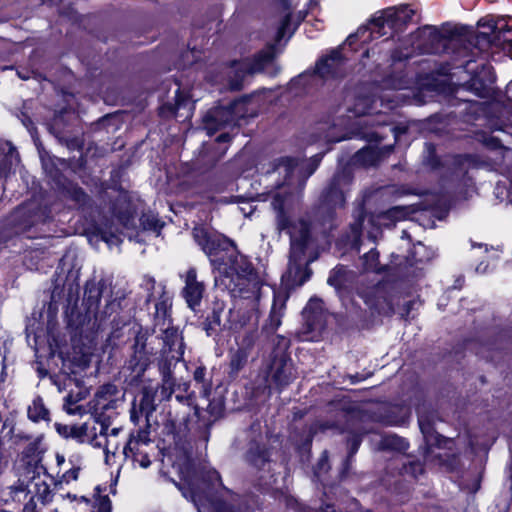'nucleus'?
Masks as SVG:
<instances>
[{
	"mask_svg": "<svg viewBox=\"0 0 512 512\" xmlns=\"http://www.w3.org/2000/svg\"><path fill=\"white\" fill-rule=\"evenodd\" d=\"M321 158L314 156L309 161L299 162L291 157H282L274 164V172L284 176L277 185L271 205L276 213V226L279 232L286 231L290 236V255L288 277L296 284L303 285L311 275L306 259V250L310 245L309 227L306 222L292 221L291 212L297 203L298 193L306 180L317 169Z\"/></svg>",
	"mask_w": 512,
	"mask_h": 512,
	"instance_id": "nucleus-1",
	"label": "nucleus"
},
{
	"mask_svg": "<svg viewBox=\"0 0 512 512\" xmlns=\"http://www.w3.org/2000/svg\"><path fill=\"white\" fill-rule=\"evenodd\" d=\"M193 237L220 276L230 278V282L234 283V292L238 290L240 297L245 300L259 299L261 283L253 266L245 256L236 251L229 239L211 235L203 227H195Z\"/></svg>",
	"mask_w": 512,
	"mask_h": 512,
	"instance_id": "nucleus-2",
	"label": "nucleus"
},
{
	"mask_svg": "<svg viewBox=\"0 0 512 512\" xmlns=\"http://www.w3.org/2000/svg\"><path fill=\"white\" fill-rule=\"evenodd\" d=\"M414 10L407 5L389 7L374 14L367 25L358 28L355 34H351L346 42L352 45L356 39L363 43L379 37H392L400 32L412 20Z\"/></svg>",
	"mask_w": 512,
	"mask_h": 512,
	"instance_id": "nucleus-3",
	"label": "nucleus"
},
{
	"mask_svg": "<svg viewBox=\"0 0 512 512\" xmlns=\"http://www.w3.org/2000/svg\"><path fill=\"white\" fill-rule=\"evenodd\" d=\"M13 494L15 499L24 503L23 512H39L51 502L53 493L47 483L44 467H25Z\"/></svg>",
	"mask_w": 512,
	"mask_h": 512,
	"instance_id": "nucleus-4",
	"label": "nucleus"
},
{
	"mask_svg": "<svg viewBox=\"0 0 512 512\" xmlns=\"http://www.w3.org/2000/svg\"><path fill=\"white\" fill-rule=\"evenodd\" d=\"M275 45L270 44L260 51L252 60L243 59L232 63L229 73V86L232 90H240L243 82L248 75L264 72L269 75H276L277 68L274 62Z\"/></svg>",
	"mask_w": 512,
	"mask_h": 512,
	"instance_id": "nucleus-5",
	"label": "nucleus"
},
{
	"mask_svg": "<svg viewBox=\"0 0 512 512\" xmlns=\"http://www.w3.org/2000/svg\"><path fill=\"white\" fill-rule=\"evenodd\" d=\"M274 24L276 25L275 41L280 43L283 39L288 40L304 20L306 13L295 12L289 0H274Z\"/></svg>",
	"mask_w": 512,
	"mask_h": 512,
	"instance_id": "nucleus-6",
	"label": "nucleus"
},
{
	"mask_svg": "<svg viewBox=\"0 0 512 512\" xmlns=\"http://www.w3.org/2000/svg\"><path fill=\"white\" fill-rule=\"evenodd\" d=\"M113 217L117 221L118 225L115 226L114 222L111 224H105L100 230L101 238L109 246H117L121 242L120 234L121 231L119 226L128 228L133 220V212L131 205L126 197L121 196L116 200L113 207Z\"/></svg>",
	"mask_w": 512,
	"mask_h": 512,
	"instance_id": "nucleus-7",
	"label": "nucleus"
},
{
	"mask_svg": "<svg viewBox=\"0 0 512 512\" xmlns=\"http://www.w3.org/2000/svg\"><path fill=\"white\" fill-rule=\"evenodd\" d=\"M479 25L487 26L491 30V35L486 32H478L475 36V44L486 43L506 50L512 45V19L501 18L496 21H488L483 23L479 21Z\"/></svg>",
	"mask_w": 512,
	"mask_h": 512,
	"instance_id": "nucleus-8",
	"label": "nucleus"
},
{
	"mask_svg": "<svg viewBox=\"0 0 512 512\" xmlns=\"http://www.w3.org/2000/svg\"><path fill=\"white\" fill-rule=\"evenodd\" d=\"M351 182V176L347 172H342L333 178V181L323 196V202L319 209L322 214H327L328 218H333L334 212L342 208L345 204L346 187Z\"/></svg>",
	"mask_w": 512,
	"mask_h": 512,
	"instance_id": "nucleus-9",
	"label": "nucleus"
},
{
	"mask_svg": "<svg viewBox=\"0 0 512 512\" xmlns=\"http://www.w3.org/2000/svg\"><path fill=\"white\" fill-rule=\"evenodd\" d=\"M72 438L77 439L80 442H87L93 447L104 446L105 462L108 465H112V458L115 457V451L109 448L107 440V428L100 425L99 434L96 433L95 425L84 423L82 425H73V436Z\"/></svg>",
	"mask_w": 512,
	"mask_h": 512,
	"instance_id": "nucleus-10",
	"label": "nucleus"
},
{
	"mask_svg": "<svg viewBox=\"0 0 512 512\" xmlns=\"http://www.w3.org/2000/svg\"><path fill=\"white\" fill-rule=\"evenodd\" d=\"M132 350L133 352L127 362V367L134 374L133 377L139 379L149 367L152 356L156 352L153 349H147V338L143 334L136 335Z\"/></svg>",
	"mask_w": 512,
	"mask_h": 512,
	"instance_id": "nucleus-11",
	"label": "nucleus"
},
{
	"mask_svg": "<svg viewBox=\"0 0 512 512\" xmlns=\"http://www.w3.org/2000/svg\"><path fill=\"white\" fill-rule=\"evenodd\" d=\"M269 378L277 387L288 385L295 378L292 361L285 354L277 355L270 365Z\"/></svg>",
	"mask_w": 512,
	"mask_h": 512,
	"instance_id": "nucleus-12",
	"label": "nucleus"
},
{
	"mask_svg": "<svg viewBox=\"0 0 512 512\" xmlns=\"http://www.w3.org/2000/svg\"><path fill=\"white\" fill-rule=\"evenodd\" d=\"M163 347L161 355L172 361H180L184 354V343L178 330L174 327H167L161 337Z\"/></svg>",
	"mask_w": 512,
	"mask_h": 512,
	"instance_id": "nucleus-13",
	"label": "nucleus"
},
{
	"mask_svg": "<svg viewBox=\"0 0 512 512\" xmlns=\"http://www.w3.org/2000/svg\"><path fill=\"white\" fill-rule=\"evenodd\" d=\"M205 286L203 282L198 281L197 272L195 268H190L185 275V287L183 289V296L191 309L199 306Z\"/></svg>",
	"mask_w": 512,
	"mask_h": 512,
	"instance_id": "nucleus-14",
	"label": "nucleus"
},
{
	"mask_svg": "<svg viewBox=\"0 0 512 512\" xmlns=\"http://www.w3.org/2000/svg\"><path fill=\"white\" fill-rule=\"evenodd\" d=\"M226 314L227 319L223 322L222 326L234 334H239L242 330L253 326L250 325L251 315L243 309V303L237 308L229 309Z\"/></svg>",
	"mask_w": 512,
	"mask_h": 512,
	"instance_id": "nucleus-15",
	"label": "nucleus"
},
{
	"mask_svg": "<svg viewBox=\"0 0 512 512\" xmlns=\"http://www.w3.org/2000/svg\"><path fill=\"white\" fill-rule=\"evenodd\" d=\"M417 47L424 53H434L442 41V35L435 26H424L416 32Z\"/></svg>",
	"mask_w": 512,
	"mask_h": 512,
	"instance_id": "nucleus-16",
	"label": "nucleus"
},
{
	"mask_svg": "<svg viewBox=\"0 0 512 512\" xmlns=\"http://www.w3.org/2000/svg\"><path fill=\"white\" fill-rule=\"evenodd\" d=\"M153 447H141L137 443L127 444L123 449L126 460H130L132 465L141 468H148L151 465V452Z\"/></svg>",
	"mask_w": 512,
	"mask_h": 512,
	"instance_id": "nucleus-17",
	"label": "nucleus"
},
{
	"mask_svg": "<svg viewBox=\"0 0 512 512\" xmlns=\"http://www.w3.org/2000/svg\"><path fill=\"white\" fill-rule=\"evenodd\" d=\"M393 149L392 145L384 146V147H375V146H367L361 148L354 155V162L363 166H373L375 165L382 157L389 154Z\"/></svg>",
	"mask_w": 512,
	"mask_h": 512,
	"instance_id": "nucleus-18",
	"label": "nucleus"
},
{
	"mask_svg": "<svg viewBox=\"0 0 512 512\" xmlns=\"http://www.w3.org/2000/svg\"><path fill=\"white\" fill-rule=\"evenodd\" d=\"M407 215V208L396 206L377 215L369 216L367 223L378 228L381 226H390L397 221L405 219Z\"/></svg>",
	"mask_w": 512,
	"mask_h": 512,
	"instance_id": "nucleus-19",
	"label": "nucleus"
},
{
	"mask_svg": "<svg viewBox=\"0 0 512 512\" xmlns=\"http://www.w3.org/2000/svg\"><path fill=\"white\" fill-rule=\"evenodd\" d=\"M241 102H233L227 107H218L211 111L205 118L206 122L215 121L218 126L235 124L240 117L235 110L241 105Z\"/></svg>",
	"mask_w": 512,
	"mask_h": 512,
	"instance_id": "nucleus-20",
	"label": "nucleus"
},
{
	"mask_svg": "<svg viewBox=\"0 0 512 512\" xmlns=\"http://www.w3.org/2000/svg\"><path fill=\"white\" fill-rule=\"evenodd\" d=\"M342 63L341 54L338 51L332 52L327 58L317 63L316 71L323 77H335L338 75V69Z\"/></svg>",
	"mask_w": 512,
	"mask_h": 512,
	"instance_id": "nucleus-21",
	"label": "nucleus"
},
{
	"mask_svg": "<svg viewBox=\"0 0 512 512\" xmlns=\"http://www.w3.org/2000/svg\"><path fill=\"white\" fill-rule=\"evenodd\" d=\"M157 390L152 386H145L142 389L141 398L139 402V412L144 414L146 422H149L150 416L155 412L157 405L155 403V396Z\"/></svg>",
	"mask_w": 512,
	"mask_h": 512,
	"instance_id": "nucleus-22",
	"label": "nucleus"
},
{
	"mask_svg": "<svg viewBox=\"0 0 512 512\" xmlns=\"http://www.w3.org/2000/svg\"><path fill=\"white\" fill-rule=\"evenodd\" d=\"M27 414L33 422L49 421V410L44 405L43 399L36 397L28 406Z\"/></svg>",
	"mask_w": 512,
	"mask_h": 512,
	"instance_id": "nucleus-23",
	"label": "nucleus"
},
{
	"mask_svg": "<svg viewBox=\"0 0 512 512\" xmlns=\"http://www.w3.org/2000/svg\"><path fill=\"white\" fill-rule=\"evenodd\" d=\"M380 447L383 450L405 452L408 449L409 444L404 438L391 434L382 437Z\"/></svg>",
	"mask_w": 512,
	"mask_h": 512,
	"instance_id": "nucleus-24",
	"label": "nucleus"
},
{
	"mask_svg": "<svg viewBox=\"0 0 512 512\" xmlns=\"http://www.w3.org/2000/svg\"><path fill=\"white\" fill-rule=\"evenodd\" d=\"M373 99L368 96H361L355 99L352 106H348L347 111L353 116L359 117L370 113L372 110Z\"/></svg>",
	"mask_w": 512,
	"mask_h": 512,
	"instance_id": "nucleus-25",
	"label": "nucleus"
},
{
	"mask_svg": "<svg viewBox=\"0 0 512 512\" xmlns=\"http://www.w3.org/2000/svg\"><path fill=\"white\" fill-rule=\"evenodd\" d=\"M226 305L224 301L216 299L212 304L211 315L207 317L209 329H213L215 326H221V316L225 313Z\"/></svg>",
	"mask_w": 512,
	"mask_h": 512,
	"instance_id": "nucleus-26",
	"label": "nucleus"
},
{
	"mask_svg": "<svg viewBox=\"0 0 512 512\" xmlns=\"http://www.w3.org/2000/svg\"><path fill=\"white\" fill-rule=\"evenodd\" d=\"M69 463L71 464V467L67 470H65L61 476H59L58 483L62 484H69L72 481H76L78 479L79 472L81 470V465L79 463V459H69Z\"/></svg>",
	"mask_w": 512,
	"mask_h": 512,
	"instance_id": "nucleus-27",
	"label": "nucleus"
},
{
	"mask_svg": "<svg viewBox=\"0 0 512 512\" xmlns=\"http://www.w3.org/2000/svg\"><path fill=\"white\" fill-rule=\"evenodd\" d=\"M355 220L350 224L351 232L353 234L354 239H358L362 230L365 228V213L362 206H360L355 213Z\"/></svg>",
	"mask_w": 512,
	"mask_h": 512,
	"instance_id": "nucleus-28",
	"label": "nucleus"
},
{
	"mask_svg": "<svg viewBox=\"0 0 512 512\" xmlns=\"http://www.w3.org/2000/svg\"><path fill=\"white\" fill-rule=\"evenodd\" d=\"M137 443L141 447H153L152 441L149 437V422L146 424V428L140 429L136 435H133L127 444Z\"/></svg>",
	"mask_w": 512,
	"mask_h": 512,
	"instance_id": "nucleus-29",
	"label": "nucleus"
},
{
	"mask_svg": "<svg viewBox=\"0 0 512 512\" xmlns=\"http://www.w3.org/2000/svg\"><path fill=\"white\" fill-rule=\"evenodd\" d=\"M175 380L170 373L163 376L160 386V395L163 400H169L174 392Z\"/></svg>",
	"mask_w": 512,
	"mask_h": 512,
	"instance_id": "nucleus-30",
	"label": "nucleus"
},
{
	"mask_svg": "<svg viewBox=\"0 0 512 512\" xmlns=\"http://www.w3.org/2000/svg\"><path fill=\"white\" fill-rule=\"evenodd\" d=\"M243 331L244 335L242 340L239 341L238 337H236V341L239 345V348L245 351L246 349L252 347V345L254 344L257 335V330L254 326H252L244 329Z\"/></svg>",
	"mask_w": 512,
	"mask_h": 512,
	"instance_id": "nucleus-31",
	"label": "nucleus"
},
{
	"mask_svg": "<svg viewBox=\"0 0 512 512\" xmlns=\"http://www.w3.org/2000/svg\"><path fill=\"white\" fill-rule=\"evenodd\" d=\"M116 394V387L113 385L103 386L97 393V405H100L102 409H106L108 404L106 401H110L108 398Z\"/></svg>",
	"mask_w": 512,
	"mask_h": 512,
	"instance_id": "nucleus-32",
	"label": "nucleus"
},
{
	"mask_svg": "<svg viewBox=\"0 0 512 512\" xmlns=\"http://www.w3.org/2000/svg\"><path fill=\"white\" fill-rule=\"evenodd\" d=\"M205 375H206L205 367L200 366V367L196 368V370L194 371L193 378L197 383L202 384L201 394L204 397H208L211 389H210V384L205 382Z\"/></svg>",
	"mask_w": 512,
	"mask_h": 512,
	"instance_id": "nucleus-33",
	"label": "nucleus"
},
{
	"mask_svg": "<svg viewBox=\"0 0 512 512\" xmlns=\"http://www.w3.org/2000/svg\"><path fill=\"white\" fill-rule=\"evenodd\" d=\"M246 354L242 349H238L231 357L230 366L233 371H239L246 362Z\"/></svg>",
	"mask_w": 512,
	"mask_h": 512,
	"instance_id": "nucleus-34",
	"label": "nucleus"
},
{
	"mask_svg": "<svg viewBox=\"0 0 512 512\" xmlns=\"http://www.w3.org/2000/svg\"><path fill=\"white\" fill-rule=\"evenodd\" d=\"M379 254L376 250L371 249L363 256L364 268L366 270H374L377 268Z\"/></svg>",
	"mask_w": 512,
	"mask_h": 512,
	"instance_id": "nucleus-35",
	"label": "nucleus"
},
{
	"mask_svg": "<svg viewBox=\"0 0 512 512\" xmlns=\"http://www.w3.org/2000/svg\"><path fill=\"white\" fill-rule=\"evenodd\" d=\"M356 135L368 142H379L382 138L378 131H359Z\"/></svg>",
	"mask_w": 512,
	"mask_h": 512,
	"instance_id": "nucleus-36",
	"label": "nucleus"
},
{
	"mask_svg": "<svg viewBox=\"0 0 512 512\" xmlns=\"http://www.w3.org/2000/svg\"><path fill=\"white\" fill-rule=\"evenodd\" d=\"M55 428L61 436H64V437H72L73 436V425L69 426V425H63L60 423H56Z\"/></svg>",
	"mask_w": 512,
	"mask_h": 512,
	"instance_id": "nucleus-37",
	"label": "nucleus"
},
{
	"mask_svg": "<svg viewBox=\"0 0 512 512\" xmlns=\"http://www.w3.org/2000/svg\"><path fill=\"white\" fill-rule=\"evenodd\" d=\"M422 250H425V247L419 243L418 245H416L414 247V257H415V260L417 262H424V261H428L432 258V255H429V256H422L421 255V251Z\"/></svg>",
	"mask_w": 512,
	"mask_h": 512,
	"instance_id": "nucleus-38",
	"label": "nucleus"
},
{
	"mask_svg": "<svg viewBox=\"0 0 512 512\" xmlns=\"http://www.w3.org/2000/svg\"><path fill=\"white\" fill-rule=\"evenodd\" d=\"M96 512H111V502L107 496L99 499Z\"/></svg>",
	"mask_w": 512,
	"mask_h": 512,
	"instance_id": "nucleus-39",
	"label": "nucleus"
},
{
	"mask_svg": "<svg viewBox=\"0 0 512 512\" xmlns=\"http://www.w3.org/2000/svg\"><path fill=\"white\" fill-rule=\"evenodd\" d=\"M193 398H194L193 394H189V395H186V396L185 395H180V394L176 395L177 401H179L181 403H185L187 405H191L192 404Z\"/></svg>",
	"mask_w": 512,
	"mask_h": 512,
	"instance_id": "nucleus-40",
	"label": "nucleus"
},
{
	"mask_svg": "<svg viewBox=\"0 0 512 512\" xmlns=\"http://www.w3.org/2000/svg\"><path fill=\"white\" fill-rule=\"evenodd\" d=\"M209 481L214 485L215 482L219 483L221 485V477L219 473L215 470L208 472Z\"/></svg>",
	"mask_w": 512,
	"mask_h": 512,
	"instance_id": "nucleus-41",
	"label": "nucleus"
},
{
	"mask_svg": "<svg viewBox=\"0 0 512 512\" xmlns=\"http://www.w3.org/2000/svg\"><path fill=\"white\" fill-rule=\"evenodd\" d=\"M328 467V456L327 452H324L319 463H318V469L319 470H325Z\"/></svg>",
	"mask_w": 512,
	"mask_h": 512,
	"instance_id": "nucleus-42",
	"label": "nucleus"
},
{
	"mask_svg": "<svg viewBox=\"0 0 512 512\" xmlns=\"http://www.w3.org/2000/svg\"><path fill=\"white\" fill-rule=\"evenodd\" d=\"M270 320H271V325L274 329H276L281 323L280 317L276 316L274 309L272 310V312L270 314Z\"/></svg>",
	"mask_w": 512,
	"mask_h": 512,
	"instance_id": "nucleus-43",
	"label": "nucleus"
},
{
	"mask_svg": "<svg viewBox=\"0 0 512 512\" xmlns=\"http://www.w3.org/2000/svg\"><path fill=\"white\" fill-rule=\"evenodd\" d=\"M359 445H360V440L358 438H353V440L351 442L349 457H351L353 454H355L357 452Z\"/></svg>",
	"mask_w": 512,
	"mask_h": 512,
	"instance_id": "nucleus-44",
	"label": "nucleus"
},
{
	"mask_svg": "<svg viewBox=\"0 0 512 512\" xmlns=\"http://www.w3.org/2000/svg\"><path fill=\"white\" fill-rule=\"evenodd\" d=\"M139 411H137L136 407H133L130 413L131 421L134 424H137L139 422Z\"/></svg>",
	"mask_w": 512,
	"mask_h": 512,
	"instance_id": "nucleus-45",
	"label": "nucleus"
},
{
	"mask_svg": "<svg viewBox=\"0 0 512 512\" xmlns=\"http://www.w3.org/2000/svg\"><path fill=\"white\" fill-rule=\"evenodd\" d=\"M418 422H419L420 429L422 430L423 433H426L430 429L429 425L427 423H425V421L423 420V418L421 416H419Z\"/></svg>",
	"mask_w": 512,
	"mask_h": 512,
	"instance_id": "nucleus-46",
	"label": "nucleus"
},
{
	"mask_svg": "<svg viewBox=\"0 0 512 512\" xmlns=\"http://www.w3.org/2000/svg\"><path fill=\"white\" fill-rule=\"evenodd\" d=\"M76 200L79 202H84L86 199V194L82 190L75 191Z\"/></svg>",
	"mask_w": 512,
	"mask_h": 512,
	"instance_id": "nucleus-47",
	"label": "nucleus"
},
{
	"mask_svg": "<svg viewBox=\"0 0 512 512\" xmlns=\"http://www.w3.org/2000/svg\"><path fill=\"white\" fill-rule=\"evenodd\" d=\"M343 138L342 137H335V136H332V135H326L325 136V140L327 142H339L341 141Z\"/></svg>",
	"mask_w": 512,
	"mask_h": 512,
	"instance_id": "nucleus-48",
	"label": "nucleus"
},
{
	"mask_svg": "<svg viewBox=\"0 0 512 512\" xmlns=\"http://www.w3.org/2000/svg\"><path fill=\"white\" fill-rule=\"evenodd\" d=\"M77 504L78 506L83 507L85 510L89 509V502L85 498H82Z\"/></svg>",
	"mask_w": 512,
	"mask_h": 512,
	"instance_id": "nucleus-49",
	"label": "nucleus"
},
{
	"mask_svg": "<svg viewBox=\"0 0 512 512\" xmlns=\"http://www.w3.org/2000/svg\"><path fill=\"white\" fill-rule=\"evenodd\" d=\"M56 462L59 467L62 466L65 463V457L61 454H56Z\"/></svg>",
	"mask_w": 512,
	"mask_h": 512,
	"instance_id": "nucleus-50",
	"label": "nucleus"
},
{
	"mask_svg": "<svg viewBox=\"0 0 512 512\" xmlns=\"http://www.w3.org/2000/svg\"><path fill=\"white\" fill-rule=\"evenodd\" d=\"M328 283L330 285L338 286V283H337V280H336V276H334V275L329 276Z\"/></svg>",
	"mask_w": 512,
	"mask_h": 512,
	"instance_id": "nucleus-51",
	"label": "nucleus"
},
{
	"mask_svg": "<svg viewBox=\"0 0 512 512\" xmlns=\"http://www.w3.org/2000/svg\"><path fill=\"white\" fill-rule=\"evenodd\" d=\"M228 139H229V135L228 134H221L217 138V140L219 142H224V141H227Z\"/></svg>",
	"mask_w": 512,
	"mask_h": 512,
	"instance_id": "nucleus-52",
	"label": "nucleus"
},
{
	"mask_svg": "<svg viewBox=\"0 0 512 512\" xmlns=\"http://www.w3.org/2000/svg\"><path fill=\"white\" fill-rule=\"evenodd\" d=\"M178 389H181L182 391L187 392V391H188V389H189V384H188V383H186V382H185V383H183V384H179V385H178Z\"/></svg>",
	"mask_w": 512,
	"mask_h": 512,
	"instance_id": "nucleus-53",
	"label": "nucleus"
},
{
	"mask_svg": "<svg viewBox=\"0 0 512 512\" xmlns=\"http://www.w3.org/2000/svg\"><path fill=\"white\" fill-rule=\"evenodd\" d=\"M176 109H180V107L183 105V100L180 99V95L177 93V100H176Z\"/></svg>",
	"mask_w": 512,
	"mask_h": 512,
	"instance_id": "nucleus-54",
	"label": "nucleus"
},
{
	"mask_svg": "<svg viewBox=\"0 0 512 512\" xmlns=\"http://www.w3.org/2000/svg\"><path fill=\"white\" fill-rule=\"evenodd\" d=\"M411 467L414 469V471H422V466L418 463L411 464Z\"/></svg>",
	"mask_w": 512,
	"mask_h": 512,
	"instance_id": "nucleus-55",
	"label": "nucleus"
},
{
	"mask_svg": "<svg viewBox=\"0 0 512 512\" xmlns=\"http://www.w3.org/2000/svg\"><path fill=\"white\" fill-rule=\"evenodd\" d=\"M467 50H468V47H464L463 50H460L457 52V54L460 56V57H464L467 55Z\"/></svg>",
	"mask_w": 512,
	"mask_h": 512,
	"instance_id": "nucleus-56",
	"label": "nucleus"
},
{
	"mask_svg": "<svg viewBox=\"0 0 512 512\" xmlns=\"http://www.w3.org/2000/svg\"><path fill=\"white\" fill-rule=\"evenodd\" d=\"M18 75L20 78H22L23 80H27L30 78L29 74L28 73H21V72H18Z\"/></svg>",
	"mask_w": 512,
	"mask_h": 512,
	"instance_id": "nucleus-57",
	"label": "nucleus"
},
{
	"mask_svg": "<svg viewBox=\"0 0 512 512\" xmlns=\"http://www.w3.org/2000/svg\"><path fill=\"white\" fill-rule=\"evenodd\" d=\"M504 51H505V52H507V53L510 55V57L512 58V44H511V45H509V46L507 47V49H506V50H504Z\"/></svg>",
	"mask_w": 512,
	"mask_h": 512,
	"instance_id": "nucleus-58",
	"label": "nucleus"
},
{
	"mask_svg": "<svg viewBox=\"0 0 512 512\" xmlns=\"http://www.w3.org/2000/svg\"><path fill=\"white\" fill-rule=\"evenodd\" d=\"M476 270H477V271H480V272H482V273H484V272L486 271V267H484V268L482 269V263H481V264L476 268Z\"/></svg>",
	"mask_w": 512,
	"mask_h": 512,
	"instance_id": "nucleus-59",
	"label": "nucleus"
},
{
	"mask_svg": "<svg viewBox=\"0 0 512 512\" xmlns=\"http://www.w3.org/2000/svg\"><path fill=\"white\" fill-rule=\"evenodd\" d=\"M78 409H79V407H77L75 409H70V410H68V412L71 413V414H76Z\"/></svg>",
	"mask_w": 512,
	"mask_h": 512,
	"instance_id": "nucleus-60",
	"label": "nucleus"
},
{
	"mask_svg": "<svg viewBox=\"0 0 512 512\" xmlns=\"http://www.w3.org/2000/svg\"><path fill=\"white\" fill-rule=\"evenodd\" d=\"M458 42H460V40H455V39H452V40H451V44H452L453 46H456V44H457Z\"/></svg>",
	"mask_w": 512,
	"mask_h": 512,
	"instance_id": "nucleus-61",
	"label": "nucleus"
},
{
	"mask_svg": "<svg viewBox=\"0 0 512 512\" xmlns=\"http://www.w3.org/2000/svg\"><path fill=\"white\" fill-rule=\"evenodd\" d=\"M111 432H112L113 435H116L118 433V429L117 428H113L111 430Z\"/></svg>",
	"mask_w": 512,
	"mask_h": 512,
	"instance_id": "nucleus-62",
	"label": "nucleus"
},
{
	"mask_svg": "<svg viewBox=\"0 0 512 512\" xmlns=\"http://www.w3.org/2000/svg\"><path fill=\"white\" fill-rule=\"evenodd\" d=\"M484 70H487L488 73H490V70H491V67L490 66H487V67H483Z\"/></svg>",
	"mask_w": 512,
	"mask_h": 512,
	"instance_id": "nucleus-63",
	"label": "nucleus"
},
{
	"mask_svg": "<svg viewBox=\"0 0 512 512\" xmlns=\"http://www.w3.org/2000/svg\"><path fill=\"white\" fill-rule=\"evenodd\" d=\"M326 512H335L333 509H331L330 506H327V511Z\"/></svg>",
	"mask_w": 512,
	"mask_h": 512,
	"instance_id": "nucleus-64",
	"label": "nucleus"
}]
</instances>
